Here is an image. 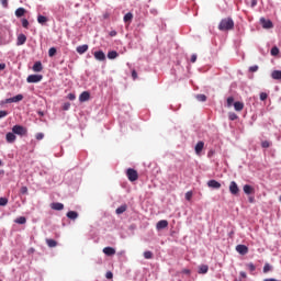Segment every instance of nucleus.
Returning <instances> with one entry per match:
<instances>
[{"label":"nucleus","instance_id":"1","mask_svg":"<svg viewBox=\"0 0 281 281\" xmlns=\"http://www.w3.org/2000/svg\"><path fill=\"white\" fill-rule=\"evenodd\" d=\"M218 30L221 32H229L234 30V20L232 18L222 19L218 24Z\"/></svg>","mask_w":281,"mask_h":281},{"label":"nucleus","instance_id":"2","mask_svg":"<svg viewBox=\"0 0 281 281\" xmlns=\"http://www.w3.org/2000/svg\"><path fill=\"white\" fill-rule=\"evenodd\" d=\"M12 133H14L15 135H20V137H23L27 135V128L22 125H14L12 127Z\"/></svg>","mask_w":281,"mask_h":281},{"label":"nucleus","instance_id":"3","mask_svg":"<svg viewBox=\"0 0 281 281\" xmlns=\"http://www.w3.org/2000/svg\"><path fill=\"white\" fill-rule=\"evenodd\" d=\"M128 181H137L139 179V175L137 173V170L130 168L126 171Z\"/></svg>","mask_w":281,"mask_h":281},{"label":"nucleus","instance_id":"4","mask_svg":"<svg viewBox=\"0 0 281 281\" xmlns=\"http://www.w3.org/2000/svg\"><path fill=\"white\" fill-rule=\"evenodd\" d=\"M228 190L231 194H233L234 196H238V194H240V188H238V184L236 183V181H232L229 183Z\"/></svg>","mask_w":281,"mask_h":281},{"label":"nucleus","instance_id":"5","mask_svg":"<svg viewBox=\"0 0 281 281\" xmlns=\"http://www.w3.org/2000/svg\"><path fill=\"white\" fill-rule=\"evenodd\" d=\"M23 100V94H16L15 97L5 99L1 104H12V102H21Z\"/></svg>","mask_w":281,"mask_h":281},{"label":"nucleus","instance_id":"6","mask_svg":"<svg viewBox=\"0 0 281 281\" xmlns=\"http://www.w3.org/2000/svg\"><path fill=\"white\" fill-rule=\"evenodd\" d=\"M42 80H43V76L42 75H30L26 78V82H29V83L41 82Z\"/></svg>","mask_w":281,"mask_h":281},{"label":"nucleus","instance_id":"7","mask_svg":"<svg viewBox=\"0 0 281 281\" xmlns=\"http://www.w3.org/2000/svg\"><path fill=\"white\" fill-rule=\"evenodd\" d=\"M236 251L240 254V256H247L249 254V248L246 245H237Z\"/></svg>","mask_w":281,"mask_h":281},{"label":"nucleus","instance_id":"8","mask_svg":"<svg viewBox=\"0 0 281 281\" xmlns=\"http://www.w3.org/2000/svg\"><path fill=\"white\" fill-rule=\"evenodd\" d=\"M260 23H261V25L265 30H271V27H273V22H271V20H267L265 18H261Z\"/></svg>","mask_w":281,"mask_h":281},{"label":"nucleus","instance_id":"9","mask_svg":"<svg viewBox=\"0 0 281 281\" xmlns=\"http://www.w3.org/2000/svg\"><path fill=\"white\" fill-rule=\"evenodd\" d=\"M5 139L8 144H14L16 142V134L14 132H9L5 135Z\"/></svg>","mask_w":281,"mask_h":281},{"label":"nucleus","instance_id":"10","mask_svg":"<svg viewBox=\"0 0 281 281\" xmlns=\"http://www.w3.org/2000/svg\"><path fill=\"white\" fill-rule=\"evenodd\" d=\"M93 56L95 60H100V61L106 60V55L102 50L94 52Z\"/></svg>","mask_w":281,"mask_h":281},{"label":"nucleus","instance_id":"11","mask_svg":"<svg viewBox=\"0 0 281 281\" xmlns=\"http://www.w3.org/2000/svg\"><path fill=\"white\" fill-rule=\"evenodd\" d=\"M52 210H55L56 212H60L61 210H65V204L60 202H53L50 204Z\"/></svg>","mask_w":281,"mask_h":281},{"label":"nucleus","instance_id":"12","mask_svg":"<svg viewBox=\"0 0 281 281\" xmlns=\"http://www.w3.org/2000/svg\"><path fill=\"white\" fill-rule=\"evenodd\" d=\"M207 186L212 188L213 190H221V182L216 180H209Z\"/></svg>","mask_w":281,"mask_h":281},{"label":"nucleus","instance_id":"13","mask_svg":"<svg viewBox=\"0 0 281 281\" xmlns=\"http://www.w3.org/2000/svg\"><path fill=\"white\" fill-rule=\"evenodd\" d=\"M26 41H27V36H25V34L18 35V40H16L18 47L21 45H25Z\"/></svg>","mask_w":281,"mask_h":281},{"label":"nucleus","instance_id":"14","mask_svg":"<svg viewBox=\"0 0 281 281\" xmlns=\"http://www.w3.org/2000/svg\"><path fill=\"white\" fill-rule=\"evenodd\" d=\"M91 98V93H89V91H83L80 95H79V102H88V100Z\"/></svg>","mask_w":281,"mask_h":281},{"label":"nucleus","instance_id":"15","mask_svg":"<svg viewBox=\"0 0 281 281\" xmlns=\"http://www.w3.org/2000/svg\"><path fill=\"white\" fill-rule=\"evenodd\" d=\"M204 146H205V143H203V140L198 142V144L195 145V154L201 155Z\"/></svg>","mask_w":281,"mask_h":281},{"label":"nucleus","instance_id":"16","mask_svg":"<svg viewBox=\"0 0 281 281\" xmlns=\"http://www.w3.org/2000/svg\"><path fill=\"white\" fill-rule=\"evenodd\" d=\"M168 227V221L161 220L156 224V229H166Z\"/></svg>","mask_w":281,"mask_h":281},{"label":"nucleus","instance_id":"17","mask_svg":"<svg viewBox=\"0 0 281 281\" xmlns=\"http://www.w3.org/2000/svg\"><path fill=\"white\" fill-rule=\"evenodd\" d=\"M245 194H254V192H256V189H254V187L249 186V184H245L243 188Z\"/></svg>","mask_w":281,"mask_h":281},{"label":"nucleus","instance_id":"18","mask_svg":"<svg viewBox=\"0 0 281 281\" xmlns=\"http://www.w3.org/2000/svg\"><path fill=\"white\" fill-rule=\"evenodd\" d=\"M103 254H105V256H115V248L105 247L103 248Z\"/></svg>","mask_w":281,"mask_h":281},{"label":"nucleus","instance_id":"19","mask_svg":"<svg viewBox=\"0 0 281 281\" xmlns=\"http://www.w3.org/2000/svg\"><path fill=\"white\" fill-rule=\"evenodd\" d=\"M88 50H89V45H87V44H83V45H80L77 47V52L79 54H86V52H88Z\"/></svg>","mask_w":281,"mask_h":281},{"label":"nucleus","instance_id":"20","mask_svg":"<svg viewBox=\"0 0 281 281\" xmlns=\"http://www.w3.org/2000/svg\"><path fill=\"white\" fill-rule=\"evenodd\" d=\"M234 109H235V111H243L245 109V103H243L240 101H236L234 103Z\"/></svg>","mask_w":281,"mask_h":281},{"label":"nucleus","instance_id":"21","mask_svg":"<svg viewBox=\"0 0 281 281\" xmlns=\"http://www.w3.org/2000/svg\"><path fill=\"white\" fill-rule=\"evenodd\" d=\"M33 71H36V72L43 71V64L41 61H36L33 65Z\"/></svg>","mask_w":281,"mask_h":281},{"label":"nucleus","instance_id":"22","mask_svg":"<svg viewBox=\"0 0 281 281\" xmlns=\"http://www.w3.org/2000/svg\"><path fill=\"white\" fill-rule=\"evenodd\" d=\"M271 78H272L273 80H281V70H273V71L271 72Z\"/></svg>","mask_w":281,"mask_h":281},{"label":"nucleus","instance_id":"23","mask_svg":"<svg viewBox=\"0 0 281 281\" xmlns=\"http://www.w3.org/2000/svg\"><path fill=\"white\" fill-rule=\"evenodd\" d=\"M67 218H70V221H76V218H78V212L76 211H69L67 213Z\"/></svg>","mask_w":281,"mask_h":281},{"label":"nucleus","instance_id":"24","mask_svg":"<svg viewBox=\"0 0 281 281\" xmlns=\"http://www.w3.org/2000/svg\"><path fill=\"white\" fill-rule=\"evenodd\" d=\"M14 223H16L18 225H25V223H27V218H25V216H20L14 220Z\"/></svg>","mask_w":281,"mask_h":281},{"label":"nucleus","instance_id":"25","mask_svg":"<svg viewBox=\"0 0 281 281\" xmlns=\"http://www.w3.org/2000/svg\"><path fill=\"white\" fill-rule=\"evenodd\" d=\"M117 56H120V54H117L116 50H111V52L108 53V58L110 60H115V58H117Z\"/></svg>","mask_w":281,"mask_h":281},{"label":"nucleus","instance_id":"26","mask_svg":"<svg viewBox=\"0 0 281 281\" xmlns=\"http://www.w3.org/2000/svg\"><path fill=\"white\" fill-rule=\"evenodd\" d=\"M46 245L50 248L57 247L58 246V241H56L55 239H46Z\"/></svg>","mask_w":281,"mask_h":281},{"label":"nucleus","instance_id":"27","mask_svg":"<svg viewBox=\"0 0 281 281\" xmlns=\"http://www.w3.org/2000/svg\"><path fill=\"white\" fill-rule=\"evenodd\" d=\"M25 15V9L24 8H19L15 10V16H18V19H21V16Z\"/></svg>","mask_w":281,"mask_h":281},{"label":"nucleus","instance_id":"28","mask_svg":"<svg viewBox=\"0 0 281 281\" xmlns=\"http://www.w3.org/2000/svg\"><path fill=\"white\" fill-rule=\"evenodd\" d=\"M124 23H131L133 21V13L128 12L123 18Z\"/></svg>","mask_w":281,"mask_h":281},{"label":"nucleus","instance_id":"29","mask_svg":"<svg viewBox=\"0 0 281 281\" xmlns=\"http://www.w3.org/2000/svg\"><path fill=\"white\" fill-rule=\"evenodd\" d=\"M126 210H128V206L126 204H123L116 209V214H124V212H126Z\"/></svg>","mask_w":281,"mask_h":281},{"label":"nucleus","instance_id":"30","mask_svg":"<svg viewBox=\"0 0 281 281\" xmlns=\"http://www.w3.org/2000/svg\"><path fill=\"white\" fill-rule=\"evenodd\" d=\"M209 270H210V267H207V265H202L199 267L198 273H207Z\"/></svg>","mask_w":281,"mask_h":281},{"label":"nucleus","instance_id":"31","mask_svg":"<svg viewBox=\"0 0 281 281\" xmlns=\"http://www.w3.org/2000/svg\"><path fill=\"white\" fill-rule=\"evenodd\" d=\"M37 23H41L42 25H43V23H47V16L38 15Z\"/></svg>","mask_w":281,"mask_h":281},{"label":"nucleus","instance_id":"32","mask_svg":"<svg viewBox=\"0 0 281 281\" xmlns=\"http://www.w3.org/2000/svg\"><path fill=\"white\" fill-rule=\"evenodd\" d=\"M270 54L271 56H278V54H280V48H278L277 46L272 47Z\"/></svg>","mask_w":281,"mask_h":281},{"label":"nucleus","instance_id":"33","mask_svg":"<svg viewBox=\"0 0 281 281\" xmlns=\"http://www.w3.org/2000/svg\"><path fill=\"white\" fill-rule=\"evenodd\" d=\"M195 98L199 102H205L207 100L205 94H198Z\"/></svg>","mask_w":281,"mask_h":281},{"label":"nucleus","instance_id":"34","mask_svg":"<svg viewBox=\"0 0 281 281\" xmlns=\"http://www.w3.org/2000/svg\"><path fill=\"white\" fill-rule=\"evenodd\" d=\"M144 258H145L146 260H151V258H153V251H150V250L145 251V252H144Z\"/></svg>","mask_w":281,"mask_h":281},{"label":"nucleus","instance_id":"35","mask_svg":"<svg viewBox=\"0 0 281 281\" xmlns=\"http://www.w3.org/2000/svg\"><path fill=\"white\" fill-rule=\"evenodd\" d=\"M48 56H49L50 58H54V56H56V47H50V48L48 49Z\"/></svg>","mask_w":281,"mask_h":281},{"label":"nucleus","instance_id":"36","mask_svg":"<svg viewBox=\"0 0 281 281\" xmlns=\"http://www.w3.org/2000/svg\"><path fill=\"white\" fill-rule=\"evenodd\" d=\"M228 120H231L232 122H234V120H238V115L234 112H231L228 114Z\"/></svg>","mask_w":281,"mask_h":281},{"label":"nucleus","instance_id":"37","mask_svg":"<svg viewBox=\"0 0 281 281\" xmlns=\"http://www.w3.org/2000/svg\"><path fill=\"white\" fill-rule=\"evenodd\" d=\"M8 205V199L7 198H0V206L5 207Z\"/></svg>","mask_w":281,"mask_h":281},{"label":"nucleus","instance_id":"38","mask_svg":"<svg viewBox=\"0 0 281 281\" xmlns=\"http://www.w3.org/2000/svg\"><path fill=\"white\" fill-rule=\"evenodd\" d=\"M269 271H271V265L266 263V265L263 266V273H269Z\"/></svg>","mask_w":281,"mask_h":281},{"label":"nucleus","instance_id":"39","mask_svg":"<svg viewBox=\"0 0 281 281\" xmlns=\"http://www.w3.org/2000/svg\"><path fill=\"white\" fill-rule=\"evenodd\" d=\"M22 26L25 27V30H27V27H30V22L27 21V19L22 20Z\"/></svg>","mask_w":281,"mask_h":281},{"label":"nucleus","instance_id":"40","mask_svg":"<svg viewBox=\"0 0 281 281\" xmlns=\"http://www.w3.org/2000/svg\"><path fill=\"white\" fill-rule=\"evenodd\" d=\"M269 98V94H267V92H261L260 93V100L262 101V102H265V100H267Z\"/></svg>","mask_w":281,"mask_h":281},{"label":"nucleus","instance_id":"41","mask_svg":"<svg viewBox=\"0 0 281 281\" xmlns=\"http://www.w3.org/2000/svg\"><path fill=\"white\" fill-rule=\"evenodd\" d=\"M70 108H71V103L66 102V103H64V105H63V111H69Z\"/></svg>","mask_w":281,"mask_h":281},{"label":"nucleus","instance_id":"42","mask_svg":"<svg viewBox=\"0 0 281 281\" xmlns=\"http://www.w3.org/2000/svg\"><path fill=\"white\" fill-rule=\"evenodd\" d=\"M271 146V143H269L268 140H263L262 143H261V147L262 148H269Z\"/></svg>","mask_w":281,"mask_h":281},{"label":"nucleus","instance_id":"43","mask_svg":"<svg viewBox=\"0 0 281 281\" xmlns=\"http://www.w3.org/2000/svg\"><path fill=\"white\" fill-rule=\"evenodd\" d=\"M192 191H188L187 193H186V200L187 201H192Z\"/></svg>","mask_w":281,"mask_h":281},{"label":"nucleus","instance_id":"44","mask_svg":"<svg viewBox=\"0 0 281 281\" xmlns=\"http://www.w3.org/2000/svg\"><path fill=\"white\" fill-rule=\"evenodd\" d=\"M234 104V97L227 98V106H232Z\"/></svg>","mask_w":281,"mask_h":281},{"label":"nucleus","instance_id":"45","mask_svg":"<svg viewBox=\"0 0 281 281\" xmlns=\"http://www.w3.org/2000/svg\"><path fill=\"white\" fill-rule=\"evenodd\" d=\"M3 117H8V111H5V110L0 111V120Z\"/></svg>","mask_w":281,"mask_h":281},{"label":"nucleus","instance_id":"46","mask_svg":"<svg viewBox=\"0 0 281 281\" xmlns=\"http://www.w3.org/2000/svg\"><path fill=\"white\" fill-rule=\"evenodd\" d=\"M45 137V134H43V133H37L36 135H35V138L38 140V142H41V139H43Z\"/></svg>","mask_w":281,"mask_h":281},{"label":"nucleus","instance_id":"47","mask_svg":"<svg viewBox=\"0 0 281 281\" xmlns=\"http://www.w3.org/2000/svg\"><path fill=\"white\" fill-rule=\"evenodd\" d=\"M105 278H106L108 280H113V272L108 271L106 274H105Z\"/></svg>","mask_w":281,"mask_h":281},{"label":"nucleus","instance_id":"48","mask_svg":"<svg viewBox=\"0 0 281 281\" xmlns=\"http://www.w3.org/2000/svg\"><path fill=\"white\" fill-rule=\"evenodd\" d=\"M249 71H250L251 74H255V71H258V66H250V67H249Z\"/></svg>","mask_w":281,"mask_h":281},{"label":"nucleus","instance_id":"49","mask_svg":"<svg viewBox=\"0 0 281 281\" xmlns=\"http://www.w3.org/2000/svg\"><path fill=\"white\" fill-rule=\"evenodd\" d=\"M20 191L21 194H27V187H22Z\"/></svg>","mask_w":281,"mask_h":281},{"label":"nucleus","instance_id":"50","mask_svg":"<svg viewBox=\"0 0 281 281\" xmlns=\"http://www.w3.org/2000/svg\"><path fill=\"white\" fill-rule=\"evenodd\" d=\"M68 100H71V101L76 100V94L69 93L68 94Z\"/></svg>","mask_w":281,"mask_h":281},{"label":"nucleus","instance_id":"51","mask_svg":"<svg viewBox=\"0 0 281 281\" xmlns=\"http://www.w3.org/2000/svg\"><path fill=\"white\" fill-rule=\"evenodd\" d=\"M248 269H249L250 271H256V266H254V263H249V265H248Z\"/></svg>","mask_w":281,"mask_h":281},{"label":"nucleus","instance_id":"52","mask_svg":"<svg viewBox=\"0 0 281 281\" xmlns=\"http://www.w3.org/2000/svg\"><path fill=\"white\" fill-rule=\"evenodd\" d=\"M3 8H8V0H0Z\"/></svg>","mask_w":281,"mask_h":281},{"label":"nucleus","instance_id":"53","mask_svg":"<svg viewBox=\"0 0 281 281\" xmlns=\"http://www.w3.org/2000/svg\"><path fill=\"white\" fill-rule=\"evenodd\" d=\"M132 78L134 80H137V71H135V70L132 71Z\"/></svg>","mask_w":281,"mask_h":281},{"label":"nucleus","instance_id":"54","mask_svg":"<svg viewBox=\"0 0 281 281\" xmlns=\"http://www.w3.org/2000/svg\"><path fill=\"white\" fill-rule=\"evenodd\" d=\"M182 273H184V276H190L191 271L190 269H183Z\"/></svg>","mask_w":281,"mask_h":281},{"label":"nucleus","instance_id":"55","mask_svg":"<svg viewBox=\"0 0 281 281\" xmlns=\"http://www.w3.org/2000/svg\"><path fill=\"white\" fill-rule=\"evenodd\" d=\"M258 5V0H251V8H256Z\"/></svg>","mask_w":281,"mask_h":281},{"label":"nucleus","instance_id":"56","mask_svg":"<svg viewBox=\"0 0 281 281\" xmlns=\"http://www.w3.org/2000/svg\"><path fill=\"white\" fill-rule=\"evenodd\" d=\"M191 63H196V54H193V55L191 56Z\"/></svg>","mask_w":281,"mask_h":281},{"label":"nucleus","instance_id":"57","mask_svg":"<svg viewBox=\"0 0 281 281\" xmlns=\"http://www.w3.org/2000/svg\"><path fill=\"white\" fill-rule=\"evenodd\" d=\"M110 36H117V31H111Z\"/></svg>","mask_w":281,"mask_h":281},{"label":"nucleus","instance_id":"58","mask_svg":"<svg viewBox=\"0 0 281 281\" xmlns=\"http://www.w3.org/2000/svg\"><path fill=\"white\" fill-rule=\"evenodd\" d=\"M5 69V64H0V71H3Z\"/></svg>","mask_w":281,"mask_h":281},{"label":"nucleus","instance_id":"59","mask_svg":"<svg viewBox=\"0 0 281 281\" xmlns=\"http://www.w3.org/2000/svg\"><path fill=\"white\" fill-rule=\"evenodd\" d=\"M239 276H240L241 278H247V273H246V272H243V271L239 273Z\"/></svg>","mask_w":281,"mask_h":281},{"label":"nucleus","instance_id":"60","mask_svg":"<svg viewBox=\"0 0 281 281\" xmlns=\"http://www.w3.org/2000/svg\"><path fill=\"white\" fill-rule=\"evenodd\" d=\"M248 201H249V203H254V201H256V199H255L254 196H250V198L248 199Z\"/></svg>","mask_w":281,"mask_h":281},{"label":"nucleus","instance_id":"61","mask_svg":"<svg viewBox=\"0 0 281 281\" xmlns=\"http://www.w3.org/2000/svg\"><path fill=\"white\" fill-rule=\"evenodd\" d=\"M38 114H40L41 116H44V115H45L43 112H38Z\"/></svg>","mask_w":281,"mask_h":281},{"label":"nucleus","instance_id":"62","mask_svg":"<svg viewBox=\"0 0 281 281\" xmlns=\"http://www.w3.org/2000/svg\"><path fill=\"white\" fill-rule=\"evenodd\" d=\"M0 166H3V161L2 160H0Z\"/></svg>","mask_w":281,"mask_h":281},{"label":"nucleus","instance_id":"63","mask_svg":"<svg viewBox=\"0 0 281 281\" xmlns=\"http://www.w3.org/2000/svg\"><path fill=\"white\" fill-rule=\"evenodd\" d=\"M235 281H240V279H235Z\"/></svg>","mask_w":281,"mask_h":281}]
</instances>
